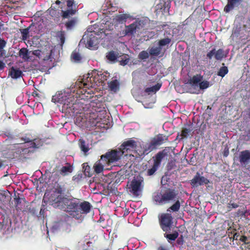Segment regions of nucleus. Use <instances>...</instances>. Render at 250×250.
Returning a JSON list of instances; mask_svg holds the SVG:
<instances>
[{
    "label": "nucleus",
    "instance_id": "1",
    "mask_svg": "<svg viewBox=\"0 0 250 250\" xmlns=\"http://www.w3.org/2000/svg\"><path fill=\"white\" fill-rule=\"evenodd\" d=\"M75 84L76 87H71L64 90L59 91L56 92L52 98V101L55 103H58L62 105V112L70 113L74 109V105L78 98V92L75 93L76 89L79 88L77 83ZM82 87H80L82 88Z\"/></svg>",
    "mask_w": 250,
    "mask_h": 250
},
{
    "label": "nucleus",
    "instance_id": "2",
    "mask_svg": "<svg viewBox=\"0 0 250 250\" xmlns=\"http://www.w3.org/2000/svg\"><path fill=\"white\" fill-rule=\"evenodd\" d=\"M109 77V74L107 71H98L94 70L90 73L83 75L81 81L77 83L79 87H83L85 92L87 89L93 88L95 85H102L104 82Z\"/></svg>",
    "mask_w": 250,
    "mask_h": 250
},
{
    "label": "nucleus",
    "instance_id": "3",
    "mask_svg": "<svg viewBox=\"0 0 250 250\" xmlns=\"http://www.w3.org/2000/svg\"><path fill=\"white\" fill-rule=\"evenodd\" d=\"M83 108L86 112V118H89L92 124H94V120L99 122V120L102 119V115L105 112L103 104L98 100L92 101L84 104Z\"/></svg>",
    "mask_w": 250,
    "mask_h": 250
},
{
    "label": "nucleus",
    "instance_id": "4",
    "mask_svg": "<svg viewBox=\"0 0 250 250\" xmlns=\"http://www.w3.org/2000/svg\"><path fill=\"white\" fill-rule=\"evenodd\" d=\"M62 190L60 187L52 188L51 190H47L43 196V201L44 203H49L55 208H59L61 205L60 203H62Z\"/></svg>",
    "mask_w": 250,
    "mask_h": 250
},
{
    "label": "nucleus",
    "instance_id": "5",
    "mask_svg": "<svg viewBox=\"0 0 250 250\" xmlns=\"http://www.w3.org/2000/svg\"><path fill=\"white\" fill-rule=\"evenodd\" d=\"M60 208L69 213V214L77 219L82 221V215L77 213L79 209V201L76 199L65 198L62 203H60Z\"/></svg>",
    "mask_w": 250,
    "mask_h": 250
},
{
    "label": "nucleus",
    "instance_id": "6",
    "mask_svg": "<svg viewBox=\"0 0 250 250\" xmlns=\"http://www.w3.org/2000/svg\"><path fill=\"white\" fill-rule=\"evenodd\" d=\"M96 32L93 31L92 27L88 28L83 35L80 43H83L85 46L92 50H95L98 48L99 43L98 36Z\"/></svg>",
    "mask_w": 250,
    "mask_h": 250
},
{
    "label": "nucleus",
    "instance_id": "7",
    "mask_svg": "<svg viewBox=\"0 0 250 250\" xmlns=\"http://www.w3.org/2000/svg\"><path fill=\"white\" fill-rule=\"evenodd\" d=\"M202 80L203 77L200 75L194 76L188 80L191 93L199 94L201 90L207 89L209 86L208 82Z\"/></svg>",
    "mask_w": 250,
    "mask_h": 250
},
{
    "label": "nucleus",
    "instance_id": "8",
    "mask_svg": "<svg viewBox=\"0 0 250 250\" xmlns=\"http://www.w3.org/2000/svg\"><path fill=\"white\" fill-rule=\"evenodd\" d=\"M176 196L173 190L156 192L153 196V200L157 205H163L174 200Z\"/></svg>",
    "mask_w": 250,
    "mask_h": 250
},
{
    "label": "nucleus",
    "instance_id": "9",
    "mask_svg": "<svg viewBox=\"0 0 250 250\" xmlns=\"http://www.w3.org/2000/svg\"><path fill=\"white\" fill-rule=\"evenodd\" d=\"M42 145V142L41 140L35 139L33 141H27L24 143L11 145L10 148L15 150L17 153H21V152H26L25 150L28 148H38Z\"/></svg>",
    "mask_w": 250,
    "mask_h": 250
},
{
    "label": "nucleus",
    "instance_id": "10",
    "mask_svg": "<svg viewBox=\"0 0 250 250\" xmlns=\"http://www.w3.org/2000/svg\"><path fill=\"white\" fill-rule=\"evenodd\" d=\"M139 141H135L132 139H130L125 141L119 148L125 156L129 154L130 156H134L131 152L136 154V149L139 148Z\"/></svg>",
    "mask_w": 250,
    "mask_h": 250
},
{
    "label": "nucleus",
    "instance_id": "11",
    "mask_svg": "<svg viewBox=\"0 0 250 250\" xmlns=\"http://www.w3.org/2000/svg\"><path fill=\"white\" fill-rule=\"evenodd\" d=\"M144 26L143 21L136 20L131 24L125 25V29L121 32L122 36H132Z\"/></svg>",
    "mask_w": 250,
    "mask_h": 250
},
{
    "label": "nucleus",
    "instance_id": "12",
    "mask_svg": "<svg viewBox=\"0 0 250 250\" xmlns=\"http://www.w3.org/2000/svg\"><path fill=\"white\" fill-rule=\"evenodd\" d=\"M123 155V152L119 148L107 152L105 155H102L101 159L103 161L104 159L107 165L109 166L119 160Z\"/></svg>",
    "mask_w": 250,
    "mask_h": 250
},
{
    "label": "nucleus",
    "instance_id": "13",
    "mask_svg": "<svg viewBox=\"0 0 250 250\" xmlns=\"http://www.w3.org/2000/svg\"><path fill=\"white\" fill-rule=\"evenodd\" d=\"M143 180L141 177H134V179L127 185L129 191L134 195L138 196L141 191Z\"/></svg>",
    "mask_w": 250,
    "mask_h": 250
},
{
    "label": "nucleus",
    "instance_id": "14",
    "mask_svg": "<svg viewBox=\"0 0 250 250\" xmlns=\"http://www.w3.org/2000/svg\"><path fill=\"white\" fill-rule=\"evenodd\" d=\"M139 148L136 149V154L139 156L146 155L156 148L151 141L146 144L139 142Z\"/></svg>",
    "mask_w": 250,
    "mask_h": 250
},
{
    "label": "nucleus",
    "instance_id": "15",
    "mask_svg": "<svg viewBox=\"0 0 250 250\" xmlns=\"http://www.w3.org/2000/svg\"><path fill=\"white\" fill-rule=\"evenodd\" d=\"M172 217L170 214H163L161 215V223L163 230L167 231L172 224Z\"/></svg>",
    "mask_w": 250,
    "mask_h": 250
},
{
    "label": "nucleus",
    "instance_id": "16",
    "mask_svg": "<svg viewBox=\"0 0 250 250\" xmlns=\"http://www.w3.org/2000/svg\"><path fill=\"white\" fill-rule=\"evenodd\" d=\"M209 182L208 180L203 176L200 175L199 173H197L196 175L191 181V185L193 187H198L204 184H207Z\"/></svg>",
    "mask_w": 250,
    "mask_h": 250
},
{
    "label": "nucleus",
    "instance_id": "17",
    "mask_svg": "<svg viewBox=\"0 0 250 250\" xmlns=\"http://www.w3.org/2000/svg\"><path fill=\"white\" fill-rule=\"evenodd\" d=\"M131 18V17L129 15L126 14L120 13L116 14L113 16L112 22L115 24L123 23L125 22L127 19Z\"/></svg>",
    "mask_w": 250,
    "mask_h": 250
},
{
    "label": "nucleus",
    "instance_id": "18",
    "mask_svg": "<svg viewBox=\"0 0 250 250\" xmlns=\"http://www.w3.org/2000/svg\"><path fill=\"white\" fill-rule=\"evenodd\" d=\"M0 236L8 237L11 234L12 229L11 227V223H0Z\"/></svg>",
    "mask_w": 250,
    "mask_h": 250
},
{
    "label": "nucleus",
    "instance_id": "19",
    "mask_svg": "<svg viewBox=\"0 0 250 250\" xmlns=\"http://www.w3.org/2000/svg\"><path fill=\"white\" fill-rule=\"evenodd\" d=\"M239 161L241 165H245L250 163V151L246 150L241 151L239 156Z\"/></svg>",
    "mask_w": 250,
    "mask_h": 250
},
{
    "label": "nucleus",
    "instance_id": "20",
    "mask_svg": "<svg viewBox=\"0 0 250 250\" xmlns=\"http://www.w3.org/2000/svg\"><path fill=\"white\" fill-rule=\"evenodd\" d=\"M91 208L90 204L87 202H84L80 204L79 203V209H78L77 213L82 215V219L83 218V214H86L90 211Z\"/></svg>",
    "mask_w": 250,
    "mask_h": 250
},
{
    "label": "nucleus",
    "instance_id": "21",
    "mask_svg": "<svg viewBox=\"0 0 250 250\" xmlns=\"http://www.w3.org/2000/svg\"><path fill=\"white\" fill-rule=\"evenodd\" d=\"M31 51H29L26 48H21L19 53V56L24 61H32L35 58H32Z\"/></svg>",
    "mask_w": 250,
    "mask_h": 250
},
{
    "label": "nucleus",
    "instance_id": "22",
    "mask_svg": "<svg viewBox=\"0 0 250 250\" xmlns=\"http://www.w3.org/2000/svg\"><path fill=\"white\" fill-rule=\"evenodd\" d=\"M67 6L69 8L66 11H62V16L64 18H67L70 16H72L75 14V11L72 9V7L74 3V0H67Z\"/></svg>",
    "mask_w": 250,
    "mask_h": 250
},
{
    "label": "nucleus",
    "instance_id": "23",
    "mask_svg": "<svg viewBox=\"0 0 250 250\" xmlns=\"http://www.w3.org/2000/svg\"><path fill=\"white\" fill-rule=\"evenodd\" d=\"M107 164L104 159L102 161L101 159L100 160L97 161L94 165V170L97 173H100L102 172L105 167V169H109V168L106 167Z\"/></svg>",
    "mask_w": 250,
    "mask_h": 250
},
{
    "label": "nucleus",
    "instance_id": "24",
    "mask_svg": "<svg viewBox=\"0 0 250 250\" xmlns=\"http://www.w3.org/2000/svg\"><path fill=\"white\" fill-rule=\"evenodd\" d=\"M241 2V0H228V4L224 8V11L229 13L234 8L238 6Z\"/></svg>",
    "mask_w": 250,
    "mask_h": 250
},
{
    "label": "nucleus",
    "instance_id": "25",
    "mask_svg": "<svg viewBox=\"0 0 250 250\" xmlns=\"http://www.w3.org/2000/svg\"><path fill=\"white\" fill-rule=\"evenodd\" d=\"M167 140V137L162 134H159L154 137L151 141L156 148V146L162 145Z\"/></svg>",
    "mask_w": 250,
    "mask_h": 250
},
{
    "label": "nucleus",
    "instance_id": "26",
    "mask_svg": "<svg viewBox=\"0 0 250 250\" xmlns=\"http://www.w3.org/2000/svg\"><path fill=\"white\" fill-rule=\"evenodd\" d=\"M166 153L164 151L159 152L155 157L153 158L155 165L159 167L162 160L166 157Z\"/></svg>",
    "mask_w": 250,
    "mask_h": 250
},
{
    "label": "nucleus",
    "instance_id": "27",
    "mask_svg": "<svg viewBox=\"0 0 250 250\" xmlns=\"http://www.w3.org/2000/svg\"><path fill=\"white\" fill-rule=\"evenodd\" d=\"M108 87L109 89L114 92H116L119 89V82L116 78L113 79L109 83H108Z\"/></svg>",
    "mask_w": 250,
    "mask_h": 250
},
{
    "label": "nucleus",
    "instance_id": "28",
    "mask_svg": "<svg viewBox=\"0 0 250 250\" xmlns=\"http://www.w3.org/2000/svg\"><path fill=\"white\" fill-rule=\"evenodd\" d=\"M73 167L69 163H66L65 166H63L61 170L60 173L63 176H65L71 173L73 171Z\"/></svg>",
    "mask_w": 250,
    "mask_h": 250
},
{
    "label": "nucleus",
    "instance_id": "29",
    "mask_svg": "<svg viewBox=\"0 0 250 250\" xmlns=\"http://www.w3.org/2000/svg\"><path fill=\"white\" fill-rule=\"evenodd\" d=\"M9 73L12 78L17 79L21 76L22 72L19 69L12 67L10 70Z\"/></svg>",
    "mask_w": 250,
    "mask_h": 250
},
{
    "label": "nucleus",
    "instance_id": "30",
    "mask_svg": "<svg viewBox=\"0 0 250 250\" xmlns=\"http://www.w3.org/2000/svg\"><path fill=\"white\" fill-rule=\"evenodd\" d=\"M162 48L159 45L157 46H153L149 50V53L151 56H158L160 54Z\"/></svg>",
    "mask_w": 250,
    "mask_h": 250
},
{
    "label": "nucleus",
    "instance_id": "31",
    "mask_svg": "<svg viewBox=\"0 0 250 250\" xmlns=\"http://www.w3.org/2000/svg\"><path fill=\"white\" fill-rule=\"evenodd\" d=\"M161 86V85L158 83L152 87L146 88L145 90V92L148 93V94H150V93H155V92H156V91L159 90Z\"/></svg>",
    "mask_w": 250,
    "mask_h": 250
},
{
    "label": "nucleus",
    "instance_id": "32",
    "mask_svg": "<svg viewBox=\"0 0 250 250\" xmlns=\"http://www.w3.org/2000/svg\"><path fill=\"white\" fill-rule=\"evenodd\" d=\"M130 59L128 55L124 54L120 58L119 62L122 65H125L129 64Z\"/></svg>",
    "mask_w": 250,
    "mask_h": 250
},
{
    "label": "nucleus",
    "instance_id": "33",
    "mask_svg": "<svg viewBox=\"0 0 250 250\" xmlns=\"http://www.w3.org/2000/svg\"><path fill=\"white\" fill-rule=\"evenodd\" d=\"M226 56V55L225 54L224 51L223 49H220L217 51L215 50V58L216 60H221Z\"/></svg>",
    "mask_w": 250,
    "mask_h": 250
},
{
    "label": "nucleus",
    "instance_id": "34",
    "mask_svg": "<svg viewBox=\"0 0 250 250\" xmlns=\"http://www.w3.org/2000/svg\"><path fill=\"white\" fill-rule=\"evenodd\" d=\"M106 58L109 61L114 62L117 59V56L114 51H110L107 53Z\"/></svg>",
    "mask_w": 250,
    "mask_h": 250
},
{
    "label": "nucleus",
    "instance_id": "35",
    "mask_svg": "<svg viewBox=\"0 0 250 250\" xmlns=\"http://www.w3.org/2000/svg\"><path fill=\"white\" fill-rule=\"evenodd\" d=\"M165 237H166L169 242L170 241H174L178 237L179 234L177 232L175 231L172 234H164Z\"/></svg>",
    "mask_w": 250,
    "mask_h": 250
},
{
    "label": "nucleus",
    "instance_id": "36",
    "mask_svg": "<svg viewBox=\"0 0 250 250\" xmlns=\"http://www.w3.org/2000/svg\"><path fill=\"white\" fill-rule=\"evenodd\" d=\"M180 208V203L179 200H177L176 202L171 206L167 210V211H169L170 210L174 212L178 211Z\"/></svg>",
    "mask_w": 250,
    "mask_h": 250
},
{
    "label": "nucleus",
    "instance_id": "37",
    "mask_svg": "<svg viewBox=\"0 0 250 250\" xmlns=\"http://www.w3.org/2000/svg\"><path fill=\"white\" fill-rule=\"evenodd\" d=\"M80 147L81 150L84 153L87 152L88 150V146L87 145H86L85 142L83 140H80Z\"/></svg>",
    "mask_w": 250,
    "mask_h": 250
},
{
    "label": "nucleus",
    "instance_id": "38",
    "mask_svg": "<svg viewBox=\"0 0 250 250\" xmlns=\"http://www.w3.org/2000/svg\"><path fill=\"white\" fill-rule=\"evenodd\" d=\"M83 173L85 176H90V174L89 172L90 167L86 163H84L83 164Z\"/></svg>",
    "mask_w": 250,
    "mask_h": 250
},
{
    "label": "nucleus",
    "instance_id": "39",
    "mask_svg": "<svg viewBox=\"0 0 250 250\" xmlns=\"http://www.w3.org/2000/svg\"><path fill=\"white\" fill-rule=\"evenodd\" d=\"M228 72V67L226 66L221 67L218 73V75L222 77H223Z\"/></svg>",
    "mask_w": 250,
    "mask_h": 250
},
{
    "label": "nucleus",
    "instance_id": "40",
    "mask_svg": "<svg viewBox=\"0 0 250 250\" xmlns=\"http://www.w3.org/2000/svg\"><path fill=\"white\" fill-rule=\"evenodd\" d=\"M159 167L158 166L153 164L152 167L148 169L147 171V175L148 176H151L154 174V173L156 172V171L157 170L158 168Z\"/></svg>",
    "mask_w": 250,
    "mask_h": 250
},
{
    "label": "nucleus",
    "instance_id": "41",
    "mask_svg": "<svg viewBox=\"0 0 250 250\" xmlns=\"http://www.w3.org/2000/svg\"><path fill=\"white\" fill-rule=\"evenodd\" d=\"M71 59L73 62H77L81 60V57L79 53L74 52L71 55Z\"/></svg>",
    "mask_w": 250,
    "mask_h": 250
},
{
    "label": "nucleus",
    "instance_id": "42",
    "mask_svg": "<svg viewBox=\"0 0 250 250\" xmlns=\"http://www.w3.org/2000/svg\"><path fill=\"white\" fill-rule=\"evenodd\" d=\"M32 58H35L34 56L38 57L39 59H42V54L40 50H37L33 51H31Z\"/></svg>",
    "mask_w": 250,
    "mask_h": 250
},
{
    "label": "nucleus",
    "instance_id": "43",
    "mask_svg": "<svg viewBox=\"0 0 250 250\" xmlns=\"http://www.w3.org/2000/svg\"><path fill=\"white\" fill-rule=\"evenodd\" d=\"M149 54L146 51H143L139 53L138 57L141 60H146L149 57Z\"/></svg>",
    "mask_w": 250,
    "mask_h": 250
},
{
    "label": "nucleus",
    "instance_id": "44",
    "mask_svg": "<svg viewBox=\"0 0 250 250\" xmlns=\"http://www.w3.org/2000/svg\"><path fill=\"white\" fill-rule=\"evenodd\" d=\"M170 42V40L168 38H166L163 40H161L159 42V46H161L162 48V46L168 44Z\"/></svg>",
    "mask_w": 250,
    "mask_h": 250
},
{
    "label": "nucleus",
    "instance_id": "45",
    "mask_svg": "<svg viewBox=\"0 0 250 250\" xmlns=\"http://www.w3.org/2000/svg\"><path fill=\"white\" fill-rule=\"evenodd\" d=\"M57 38L60 41L61 45H62L65 40L64 33L62 32H58L57 33Z\"/></svg>",
    "mask_w": 250,
    "mask_h": 250
},
{
    "label": "nucleus",
    "instance_id": "46",
    "mask_svg": "<svg viewBox=\"0 0 250 250\" xmlns=\"http://www.w3.org/2000/svg\"><path fill=\"white\" fill-rule=\"evenodd\" d=\"M5 54L4 52L0 53V70H2L5 66V64L3 62V56Z\"/></svg>",
    "mask_w": 250,
    "mask_h": 250
},
{
    "label": "nucleus",
    "instance_id": "47",
    "mask_svg": "<svg viewBox=\"0 0 250 250\" xmlns=\"http://www.w3.org/2000/svg\"><path fill=\"white\" fill-rule=\"evenodd\" d=\"M191 130L190 129L188 128H184L181 132V136L182 138H186L187 137L188 133L190 132Z\"/></svg>",
    "mask_w": 250,
    "mask_h": 250
},
{
    "label": "nucleus",
    "instance_id": "48",
    "mask_svg": "<svg viewBox=\"0 0 250 250\" xmlns=\"http://www.w3.org/2000/svg\"><path fill=\"white\" fill-rule=\"evenodd\" d=\"M22 34V39L25 40L27 39L28 35L29 34V29L27 28L23 29L21 32Z\"/></svg>",
    "mask_w": 250,
    "mask_h": 250
},
{
    "label": "nucleus",
    "instance_id": "49",
    "mask_svg": "<svg viewBox=\"0 0 250 250\" xmlns=\"http://www.w3.org/2000/svg\"><path fill=\"white\" fill-rule=\"evenodd\" d=\"M60 223H56L54 224L51 228L50 229V231L52 232H56L60 227Z\"/></svg>",
    "mask_w": 250,
    "mask_h": 250
},
{
    "label": "nucleus",
    "instance_id": "50",
    "mask_svg": "<svg viewBox=\"0 0 250 250\" xmlns=\"http://www.w3.org/2000/svg\"><path fill=\"white\" fill-rule=\"evenodd\" d=\"M83 175L84 174L82 172L78 173L77 175L73 176V180L76 182H78L83 178Z\"/></svg>",
    "mask_w": 250,
    "mask_h": 250
},
{
    "label": "nucleus",
    "instance_id": "51",
    "mask_svg": "<svg viewBox=\"0 0 250 250\" xmlns=\"http://www.w3.org/2000/svg\"><path fill=\"white\" fill-rule=\"evenodd\" d=\"M6 44V42L3 39H0V50L1 52H4V51L2 50V49L5 47Z\"/></svg>",
    "mask_w": 250,
    "mask_h": 250
},
{
    "label": "nucleus",
    "instance_id": "52",
    "mask_svg": "<svg viewBox=\"0 0 250 250\" xmlns=\"http://www.w3.org/2000/svg\"><path fill=\"white\" fill-rule=\"evenodd\" d=\"M75 24L74 20H71L66 23V26L68 29H71Z\"/></svg>",
    "mask_w": 250,
    "mask_h": 250
},
{
    "label": "nucleus",
    "instance_id": "53",
    "mask_svg": "<svg viewBox=\"0 0 250 250\" xmlns=\"http://www.w3.org/2000/svg\"><path fill=\"white\" fill-rule=\"evenodd\" d=\"M215 49H213L207 54V56L209 59H211L212 58V57L213 56H215Z\"/></svg>",
    "mask_w": 250,
    "mask_h": 250
},
{
    "label": "nucleus",
    "instance_id": "54",
    "mask_svg": "<svg viewBox=\"0 0 250 250\" xmlns=\"http://www.w3.org/2000/svg\"><path fill=\"white\" fill-rule=\"evenodd\" d=\"M86 238L84 239V240L81 242V243L82 244L83 243V245H84V243H86V245L88 246L87 247H89L90 246V245L91 244H92V242L89 241H88V238H87V236H86Z\"/></svg>",
    "mask_w": 250,
    "mask_h": 250
},
{
    "label": "nucleus",
    "instance_id": "55",
    "mask_svg": "<svg viewBox=\"0 0 250 250\" xmlns=\"http://www.w3.org/2000/svg\"><path fill=\"white\" fill-rule=\"evenodd\" d=\"M45 209V208L44 205H42V208L40 210V213L41 215H43V216L44 215V212Z\"/></svg>",
    "mask_w": 250,
    "mask_h": 250
},
{
    "label": "nucleus",
    "instance_id": "56",
    "mask_svg": "<svg viewBox=\"0 0 250 250\" xmlns=\"http://www.w3.org/2000/svg\"><path fill=\"white\" fill-rule=\"evenodd\" d=\"M240 240L243 242H246V241L247 240V237L245 236H242L241 238H240Z\"/></svg>",
    "mask_w": 250,
    "mask_h": 250
},
{
    "label": "nucleus",
    "instance_id": "57",
    "mask_svg": "<svg viewBox=\"0 0 250 250\" xmlns=\"http://www.w3.org/2000/svg\"><path fill=\"white\" fill-rule=\"evenodd\" d=\"M50 56H51V54H50V53H49V55L48 56L42 58V60H43L44 61H48L51 59Z\"/></svg>",
    "mask_w": 250,
    "mask_h": 250
},
{
    "label": "nucleus",
    "instance_id": "58",
    "mask_svg": "<svg viewBox=\"0 0 250 250\" xmlns=\"http://www.w3.org/2000/svg\"><path fill=\"white\" fill-rule=\"evenodd\" d=\"M248 117L249 118H250V110L249 111V112L248 113ZM248 137L250 138V130L248 132Z\"/></svg>",
    "mask_w": 250,
    "mask_h": 250
},
{
    "label": "nucleus",
    "instance_id": "59",
    "mask_svg": "<svg viewBox=\"0 0 250 250\" xmlns=\"http://www.w3.org/2000/svg\"><path fill=\"white\" fill-rule=\"evenodd\" d=\"M231 205L233 208H236L238 207V205L237 204H232Z\"/></svg>",
    "mask_w": 250,
    "mask_h": 250
},
{
    "label": "nucleus",
    "instance_id": "60",
    "mask_svg": "<svg viewBox=\"0 0 250 250\" xmlns=\"http://www.w3.org/2000/svg\"><path fill=\"white\" fill-rule=\"evenodd\" d=\"M159 250H166V249H165L163 247H161L159 248Z\"/></svg>",
    "mask_w": 250,
    "mask_h": 250
},
{
    "label": "nucleus",
    "instance_id": "61",
    "mask_svg": "<svg viewBox=\"0 0 250 250\" xmlns=\"http://www.w3.org/2000/svg\"><path fill=\"white\" fill-rule=\"evenodd\" d=\"M61 3V1L59 0H57L56 1V3L57 4H59Z\"/></svg>",
    "mask_w": 250,
    "mask_h": 250
},
{
    "label": "nucleus",
    "instance_id": "62",
    "mask_svg": "<svg viewBox=\"0 0 250 250\" xmlns=\"http://www.w3.org/2000/svg\"><path fill=\"white\" fill-rule=\"evenodd\" d=\"M87 248V247H85V246H84V247H83V249H86Z\"/></svg>",
    "mask_w": 250,
    "mask_h": 250
},
{
    "label": "nucleus",
    "instance_id": "63",
    "mask_svg": "<svg viewBox=\"0 0 250 250\" xmlns=\"http://www.w3.org/2000/svg\"><path fill=\"white\" fill-rule=\"evenodd\" d=\"M145 108H148L149 107L148 106H145Z\"/></svg>",
    "mask_w": 250,
    "mask_h": 250
},
{
    "label": "nucleus",
    "instance_id": "64",
    "mask_svg": "<svg viewBox=\"0 0 250 250\" xmlns=\"http://www.w3.org/2000/svg\"><path fill=\"white\" fill-rule=\"evenodd\" d=\"M80 92L82 93H83V91H82V90H81V91H80Z\"/></svg>",
    "mask_w": 250,
    "mask_h": 250
}]
</instances>
